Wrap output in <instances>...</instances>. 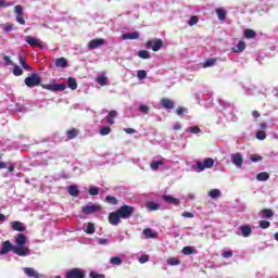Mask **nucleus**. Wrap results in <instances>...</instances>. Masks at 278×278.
<instances>
[{
	"label": "nucleus",
	"instance_id": "obj_1",
	"mask_svg": "<svg viewBox=\"0 0 278 278\" xmlns=\"http://www.w3.org/2000/svg\"><path fill=\"white\" fill-rule=\"evenodd\" d=\"M15 244H17V247H15V249H23V254H20V257H27V255H29L30 250L29 248H27V237L25 236V233H18L15 237Z\"/></svg>",
	"mask_w": 278,
	"mask_h": 278
},
{
	"label": "nucleus",
	"instance_id": "obj_2",
	"mask_svg": "<svg viewBox=\"0 0 278 278\" xmlns=\"http://www.w3.org/2000/svg\"><path fill=\"white\" fill-rule=\"evenodd\" d=\"M116 212L117 214H119V217L123 220H127L131 218V216H134V213L136 212V207L124 204L119 208H117Z\"/></svg>",
	"mask_w": 278,
	"mask_h": 278
},
{
	"label": "nucleus",
	"instance_id": "obj_3",
	"mask_svg": "<svg viewBox=\"0 0 278 278\" xmlns=\"http://www.w3.org/2000/svg\"><path fill=\"white\" fill-rule=\"evenodd\" d=\"M10 251H12V253H15V255H23V248H16L14 245H12V242L10 241H4L2 243V249L0 251V255H5L7 253H10Z\"/></svg>",
	"mask_w": 278,
	"mask_h": 278
},
{
	"label": "nucleus",
	"instance_id": "obj_4",
	"mask_svg": "<svg viewBox=\"0 0 278 278\" xmlns=\"http://www.w3.org/2000/svg\"><path fill=\"white\" fill-rule=\"evenodd\" d=\"M24 84L27 88H36V86H40V84H42V78L40 77V74L33 73L30 76L25 78Z\"/></svg>",
	"mask_w": 278,
	"mask_h": 278
},
{
	"label": "nucleus",
	"instance_id": "obj_5",
	"mask_svg": "<svg viewBox=\"0 0 278 278\" xmlns=\"http://www.w3.org/2000/svg\"><path fill=\"white\" fill-rule=\"evenodd\" d=\"M65 278H86V271L81 268H73L66 271Z\"/></svg>",
	"mask_w": 278,
	"mask_h": 278
},
{
	"label": "nucleus",
	"instance_id": "obj_6",
	"mask_svg": "<svg viewBox=\"0 0 278 278\" xmlns=\"http://www.w3.org/2000/svg\"><path fill=\"white\" fill-rule=\"evenodd\" d=\"M99 210H101V205L92 203H88L81 207L83 214H86L87 216H90V214H96V212H99Z\"/></svg>",
	"mask_w": 278,
	"mask_h": 278
},
{
	"label": "nucleus",
	"instance_id": "obj_7",
	"mask_svg": "<svg viewBox=\"0 0 278 278\" xmlns=\"http://www.w3.org/2000/svg\"><path fill=\"white\" fill-rule=\"evenodd\" d=\"M195 166L199 170H205V168H212L214 166V159L207 157L203 162L197 161Z\"/></svg>",
	"mask_w": 278,
	"mask_h": 278
},
{
	"label": "nucleus",
	"instance_id": "obj_8",
	"mask_svg": "<svg viewBox=\"0 0 278 278\" xmlns=\"http://www.w3.org/2000/svg\"><path fill=\"white\" fill-rule=\"evenodd\" d=\"M164 47V41L162 39H151L147 42V48L152 49V51L157 52Z\"/></svg>",
	"mask_w": 278,
	"mask_h": 278
},
{
	"label": "nucleus",
	"instance_id": "obj_9",
	"mask_svg": "<svg viewBox=\"0 0 278 278\" xmlns=\"http://www.w3.org/2000/svg\"><path fill=\"white\" fill-rule=\"evenodd\" d=\"M41 88L51 92H62L66 89V84L41 85Z\"/></svg>",
	"mask_w": 278,
	"mask_h": 278
},
{
	"label": "nucleus",
	"instance_id": "obj_10",
	"mask_svg": "<svg viewBox=\"0 0 278 278\" xmlns=\"http://www.w3.org/2000/svg\"><path fill=\"white\" fill-rule=\"evenodd\" d=\"M121 215L118 214V211H114L109 214V223L110 225H113V227H117V225H121Z\"/></svg>",
	"mask_w": 278,
	"mask_h": 278
},
{
	"label": "nucleus",
	"instance_id": "obj_11",
	"mask_svg": "<svg viewBox=\"0 0 278 278\" xmlns=\"http://www.w3.org/2000/svg\"><path fill=\"white\" fill-rule=\"evenodd\" d=\"M26 42L30 45V47H38L39 49H43L42 41H40L38 38L26 36Z\"/></svg>",
	"mask_w": 278,
	"mask_h": 278
},
{
	"label": "nucleus",
	"instance_id": "obj_12",
	"mask_svg": "<svg viewBox=\"0 0 278 278\" xmlns=\"http://www.w3.org/2000/svg\"><path fill=\"white\" fill-rule=\"evenodd\" d=\"M231 162H232V164H235V166H237V168H241L242 162H244V160L242 159V154H240V153L232 154Z\"/></svg>",
	"mask_w": 278,
	"mask_h": 278
},
{
	"label": "nucleus",
	"instance_id": "obj_13",
	"mask_svg": "<svg viewBox=\"0 0 278 278\" xmlns=\"http://www.w3.org/2000/svg\"><path fill=\"white\" fill-rule=\"evenodd\" d=\"M105 45V39H92L89 41V49H98V47H103Z\"/></svg>",
	"mask_w": 278,
	"mask_h": 278
},
{
	"label": "nucleus",
	"instance_id": "obj_14",
	"mask_svg": "<svg viewBox=\"0 0 278 278\" xmlns=\"http://www.w3.org/2000/svg\"><path fill=\"white\" fill-rule=\"evenodd\" d=\"M161 105L165 110H173L175 108V102L168 98L161 99Z\"/></svg>",
	"mask_w": 278,
	"mask_h": 278
},
{
	"label": "nucleus",
	"instance_id": "obj_15",
	"mask_svg": "<svg viewBox=\"0 0 278 278\" xmlns=\"http://www.w3.org/2000/svg\"><path fill=\"white\" fill-rule=\"evenodd\" d=\"M162 199L163 201H165V203H168L169 205H179V199L173 195L164 194Z\"/></svg>",
	"mask_w": 278,
	"mask_h": 278
},
{
	"label": "nucleus",
	"instance_id": "obj_16",
	"mask_svg": "<svg viewBox=\"0 0 278 278\" xmlns=\"http://www.w3.org/2000/svg\"><path fill=\"white\" fill-rule=\"evenodd\" d=\"M239 229H240L241 236L243 238H249V236H251V233H253V229H251L250 225L240 226Z\"/></svg>",
	"mask_w": 278,
	"mask_h": 278
},
{
	"label": "nucleus",
	"instance_id": "obj_17",
	"mask_svg": "<svg viewBox=\"0 0 278 278\" xmlns=\"http://www.w3.org/2000/svg\"><path fill=\"white\" fill-rule=\"evenodd\" d=\"M24 273L27 275V277L40 278V274H38V271L34 270L31 267L24 268Z\"/></svg>",
	"mask_w": 278,
	"mask_h": 278
},
{
	"label": "nucleus",
	"instance_id": "obj_18",
	"mask_svg": "<svg viewBox=\"0 0 278 278\" xmlns=\"http://www.w3.org/2000/svg\"><path fill=\"white\" fill-rule=\"evenodd\" d=\"M247 49V43L243 40H240L238 45L232 48L233 53H242Z\"/></svg>",
	"mask_w": 278,
	"mask_h": 278
},
{
	"label": "nucleus",
	"instance_id": "obj_19",
	"mask_svg": "<svg viewBox=\"0 0 278 278\" xmlns=\"http://www.w3.org/2000/svg\"><path fill=\"white\" fill-rule=\"evenodd\" d=\"M56 68H66L68 66V61L65 58H59L55 61Z\"/></svg>",
	"mask_w": 278,
	"mask_h": 278
},
{
	"label": "nucleus",
	"instance_id": "obj_20",
	"mask_svg": "<svg viewBox=\"0 0 278 278\" xmlns=\"http://www.w3.org/2000/svg\"><path fill=\"white\" fill-rule=\"evenodd\" d=\"M18 62H20L22 68H24V71H31V66H29L27 64V58H25L24 55H20Z\"/></svg>",
	"mask_w": 278,
	"mask_h": 278
},
{
	"label": "nucleus",
	"instance_id": "obj_21",
	"mask_svg": "<svg viewBox=\"0 0 278 278\" xmlns=\"http://www.w3.org/2000/svg\"><path fill=\"white\" fill-rule=\"evenodd\" d=\"M138 38H140V34H138L137 31L126 33L123 35L124 40H138Z\"/></svg>",
	"mask_w": 278,
	"mask_h": 278
},
{
	"label": "nucleus",
	"instance_id": "obj_22",
	"mask_svg": "<svg viewBox=\"0 0 278 278\" xmlns=\"http://www.w3.org/2000/svg\"><path fill=\"white\" fill-rule=\"evenodd\" d=\"M67 192L70 197H79V188H77L75 185H71L67 188Z\"/></svg>",
	"mask_w": 278,
	"mask_h": 278
},
{
	"label": "nucleus",
	"instance_id": "obj_23",
	"mask_svg": "<svg viewBox=\"0 0 278 278\" xmlns=\"http://www.w3.org/2000/svg\"><path fill=\"white\" fill-rule=\"evenodd\" d=\"M216 15L218 16L219 21H226L227 18V11L223 8H218L215 10Z\"/></svg>",
	"mask_w": 278,
	"mask_h": 278
},
{
	"label": "nucleus",
	"instance_id": "obj_24",
	"mask_svg": "<svg viewBox=\"0 0 278 278\" xmlns=\"http://www.w3.org/2000/svg\"><path fill=\"white\" fill-rule=\"evenodd\" d=\"M67 140H75L76 136H79V130L76 128H72L66 131Z\"/></svg>",
	"mask_w": 278,
	"mask_h": 278
},
{
	"label": "nucleus",
	"instance_id": "obj_25",
	"mask_svg": "<svg viewBox=\"0 0 278 278\" xmlns=\"http://www.w3.org/2000/svg\"><path fill=\"white\" fill-rule=\"evenodd\" d=\"M244 38H247L248 40H251L253 38H257V33H255V30H253L251 28H247L244 30Z\"/></svg>",
	"mask_w": 278,
	"mask_h": 278
},
{
	"label": "nucleus",
	"instance_id": "obj_26",
	"mask_svg": "<svg viewBox=\"0 0 278 278\" xmlns=\"http://www.w3.org/2000/svg\"><path fill=\"white\" fill-rule=\"evenodd\" d=\"M257 181H268L270 179V174L267 172H261L256 175Z\"/></svg>",
	"mask_w": 278,
	"mask_h": 278
},
{
	"label": "nucleus",
	"instance_id": "obj_27",
	"mask_svg": "<svg viewBox=\"0 0 278 278\" xmlns=\"http://www.w3.org/2000/svg\"><path fill=\"white\" fill-rule=\"evenodd\" d=\"M12 228L14 231H21V232L25 231V226H23V223L21 222H13Z\"/></svg>",
	"mask_w": 278,
	"mask_h": 278
},
{
	"label": "nucleus",
	"instance_id": "obj_28",
	"mask_svg": "<svg viewBox=\"0 0 278 278\" xmlns=\"http://www.w3.org/2000/svg\"><path fill=\"white\" fill-rule=\"evenodd\" d=\"M143 236L144 238H157V233L153 232L151 228L143 229Z\"/></svg>",
	"mask_w": 278,
	"mask_h": 278
},
{
	"label": "nucleus",
	"instance_id": "obj_29",
	"mask_svg": "<svg viewBox=\"0 0 278 278\" xmlns=\"http://www.w3.org/2000/svg\"><path fill=\"white\" fill-rule=\"evenodd\" d=\"M67 86L71 90H77V80L73 77L67 78Z\"/></svg>",
	"mask_w": 278,
	"mask_h": 278
},
{
	"label": "nucleus",
	"instance_id": "obj_30",
	"mask_svg": "<svg viewBox=\"0 0 278 278\" xmlns=\"http://www.w3.org/2000/svg\"><path fill=\"white\" fill-rule=\"evenodd\" d=\"M193 253H197V250L193 247L188 245L182 248L184 255H193Z\"/></svg>",
	"mask_w": 278,
	"mask_h": 278
},
{
	"label": "nucleus",
	"instance_id": "obj_31",
	"mask_svg": "<svg viewBox=\"0 0 278 278\" xmlns=\"http://www.w3.org/2000/svg\"><path fill=\"white\" fill-rule=\"evenodd\" d=\"M160 166H164V161H153L151 164H150V168L152 170H159Z\"/></svg>",
	"mask_w": 278,
	"mask_h": 278
},
{
	"label": "nucleus",
	"instance_id": "obj_32",
	"mask_svg": "<svg viewBox=\"0 0 278 278\" xmlns=\"http://www.w3.org/2000/svg\"><path fill=\"white\" fill-rule=\"evenodd\" d=\"M147 207H148L149 212H155V211L160 210V204H157L155 202H148Z\"/></svg>",
	"mask_w": 278,
	"mask_h": 278
},
{
	"label": "nucleus",
	"instance_id": "obj_33",
	"mask_svg": "<svg viewBox=\"0 0 278 278\" xmlns=\"http://www.w3.org/2000/svg\"><path fill=\"white\" fill-rule=\"evenodd\" d=\"M138 55L141 58V60H151V54L147 50H140Z\"/></svg>",
	"mask_w": 278,
	"mask_h": 278
},
{
	"label": "nucleus",
	"instance_id": "obj_34",
	"mask_svg": "<svg viewBox=\"0 0 278 278\" xmlns=\"http://www.w3.org/2000/svg\"><path fill=\"white\" fill-rule=\"evenodd\" d=\"M167 264L169 266H179V264H181V261H179V258L177 257H169L167 258Z\"/></svg>",
	"mask_w": 278,
	"mask_h": 278
},
{
	"label": "nucleus",
	"instance_id": "obj_35",
	"mask_svg": "<svg viewBox=\"0 0 278 278\" xmlns=\"http://www.w3.org/2000/svg\"><path fill=\"white\" fill-rule=\"evenodd\" d=\"M110 263L113 266H121V264H123V260L118 256H113V257H111Z\"/></svg>",
	"mask_w": 278,
	"mask_h": 278
},
{
	"label": "nucleus",
	"instance_id": "obj_36",
	"mask_svg": "<svg viewBox=\"0 0 278 278\" xmlns=\"http://www.w3.org/2000/svg\"><path fill=\"white\" fill-rule=\"evenodd\" d=\"M262 214L265 218H273L275 216V213L270 208H264Z\"/></svg>",
	"mask_w": 278,
	"mask_h": 278
},
{
	"label": "nucleus",
	"instance_id": "obj_37",
	"mask_svg": "<svg viewBox=\"0 0 278 278\" xmlns=\"http://www.w3.org/2000/svg\"><path fill=\"white\" fill-rule=\"evenodd\" d=\"M208 197H211V199H218L220 197V190L212 189L208 191Z\"/></svg>",
	"mask_w": 278,
	"mask_h": 278
},
{
	"label": "nucleus",
	"instance_id": "obj_38",
	"mask_svg": "<svg viewBox=\"0 0 278 278\" xmlns=\"http://www.w3.org/2000/svg\"><path fill=\"white\" fill-rule=\"evenodd\" d=\"M13 75H14L15 77H21V75H23V70L20 68L18 65H14V66H13Z\"/></svg>",
	"mask_w": 278,
	"mask_h": 278
},
{
	"label": "nucleus",
	"instance_id": "obj_39",
	"mask_svg": "<svg viewBox=\"0 0 278 278\" xmlns=\"http://www.w3.org/2000/svg\"><path fill=\"white\" fill-rule=\"evenodd\" d=\"M197 23H199V17L195 15L191 16L188 21L189 27H194V25H197Z\"/></svg>",
	"mask_w": 278,
	"mask_h": 278
},
{
	"label": "nucleus",
	"instance_id": "obj_40",
	"mask_svg": "<svg viewBox=\"0 0 278 278\" xmlns=\"http://www.w3.org/2000/svg\"><path fill=\"white\" fill-rule=\"evenodd\" d=\"M109 134H112L111 127L106 126L100 129V136H109Z\"/></svg>",
	"mask_w": 278,
	"mask_h": 278
},
{
	"label": "nucleus",
	"instance_id": "obj_41",
	"mask_svg": "<svg viewBox=\"0 0 278 278\" xmlns=\"http://www.w3.org/2000/svg\"><path fill=\"white\" fill-rule=\"evenodd\" d=\"M100 86H108V77L106 76H99L97 79Z\"/></svg>",
	"mask_w": 278,
	"mask_h": 278
},
{
	"label": "nucleus",
	"instance_id": "obj_42",
	"mask_svg": "<svg viewBox=\"0 0 278 278\" xmlns=\"http://www.w3.org/2000/svg\"><path fill=\"white\" fill-rule=\"evenodd\" d=\"M86 233L92 235L96 231L94 224L88 223L86 228Z\"/></svg>",
	"mask_w": 278,
	"mask_h": 278
},
{
	"label": "nucleus",
	"instance_id": "obj_43",
	"mask_svg": "<svg viewBox=\"0 0 278 278\" xmlns=\"http://www.w3.org/2000/svg\"><path fill=\"white\" fill-rule=\"evenodd\" d=\"M105 201L109 202L111 205H117L118 204V199H116L112 195H108L105 198Z\"/></svg>",
	"mask_w": 278,
	"mask_h": 278
},
{
	"label": "nucleus",
	"instance_id": "obj_44",
	"mask_svg": "<svg viewBox=\"0 0 278 278\" xmlns=\"http://www.w3.org/2000/svg\"><path fill=\"white\" fill-rule=\"evenodd\" d=\"M176 114L178 116H182V114H188V109L184 108V106H178L176 109Z\"/></svg>",
	"mask_w": 278,
	"mask_h": 278
},
{
	"label": "nucleus",
	"instance_id": "obj_45",
	"mask_svg": "<svg viewBox=\"0 0 278 278\" xmlns=\"http://www.w3.org/2000/svg\"><path fill=\"white\" fill-rule=\"evenodd\" d=\"M137 77L138 79L142 80V79H147V71L144 70H139L137 72Z\"/></svg>",
	"mask_w": 278,
	"mask_h": 278
},
{
	"label": "nucleus",
	"instance_id": "obj_46",
	"mask_svg": "<svg viewBox=\"0 0 278 278\" xmlns=\"http://www.w3.org/2000/svg\"><path fill=\"white\" fill-rule=\"evenodd\" d=\"M251 162H262L264 160V156L260 154H252L250 157Z\"/></svg>",
	"mask_w": 278,
	"mask_h": 278
},
{
	"label": "nucleus",
	"instance_id": "obj_47",
	"mask_svg": "<svg viewBox=\"0 0 278 278\" xmlns=\"http://www.w3.org/2000/svg\"><path fill=\"white\" fill-rule=\"evenodd\" d=\"M14 2H8V0H0V8H12Z\"/></svg>",
	"mask_w": 278,
	"mask_h": 278
},
{
	"label": "nucleus",
	"instance_id": "obj_48",
	"mask_svg": "<svg viewBox=\"0 0 278 278\" xmlns=\"http://www.w3.org/2000/svg\"><path fill=\"white\" fill-rule=\"evenodd\" d=\"M256 138H257V140H266V131H264V130H258V131L256 132Z\"/></svg>",
	"mask_w": 278,
	"mask_h": 278
},
{
	"label": "nucleus",
	"instance_id": "obj_49",
	"mask_svg": "<svg viewBox=\"0 0 278 278\" xmlns=\"http://www.w3.org/2000/svg\"><path fill=\"white\" fill-rule=\"evenodd\" d=\"M216 64V59H208L204 64V68H208L210 66H214Z\"/></svg>",
	"mask_w": 278,
	"mask_h": 278
},
{
	"label": "nucleus",
	"instance_id": "obj_50",
	"mask_svg": "<svg viewBox=\"0 0 278 278\" xmlns=\"http://www.w3.org/2000/svg\"><path fill=\"white\" fill-rule=\"evenodd\" d=\"M89 194H90L91 197H97V195H99V187H91V188H89Z\"/></svg>",
	"mask_w": 278,
	"mask_h": 278
},
{
	"label": "nucleus",
	"instance_id": "obj_51",
	"mask_svg": "<svg viewBox=\"0 0 278 278\" xmlns=\"http://www.w3.org/2000/svg\"><path fill=\"white\" fill-rule=\"evenodd\" d=\"M89 277L90 278H105V275L99 274L97 271H90Z\"/></svg>",
	"mask_w": 278,
	"mask_h": 278
},
{
	"label": "nucleus",
	"instance_id": "obj_52",
	"mask_svg": "<svg viewBox=\"0 0 278 278\" xmlns=\"http://www.w3.org/2000/svg\"><path fill=\"white\" fill-rule=\"evenodd\" d=\"M260 227H261V229H268V227H270V222H268V220H261Z\"/></svg>",
	"mask_w": 278,
	"mask_h": 278
},
{
	"label": "nucleus",
	"instance_id": "obj_53",
	"mask_svg": "<svg viewBox=\"0 0 278 278\" xmlns=\"http://www.w3.org/2000/svg\"><path fill=\"white\" fill-rule=\"evenodd\" d=\"M3 29L5 34H9V31H12L14 29V24H4Z\"/></svg>",
	"mask_w": 278,
	"mask_h": 278
},
{
	"label": "nucleus",
	"instance_id": "obj_54",
	"mask_svg": "<svg viewBox=\"0 0 278 278\" xmlns=\"http://www.w3.org/2000/svg\"><path fill=\"white\" fill-rule=\"evenodd\" d=\"M3 61L5 62L7 66H14V62H12V59H10V56L4 55Z\"/></svg>",
	"mask_w": 278,
	"mask_h": 278
},
{
	"label": "nucleus",
	"instance_id": "obj_55",
	"mask_svg": "<svg viewBox=\"0 0 278 278\" xmlns=\"http://www.w3.org/2000/svg\"><path fill=\"white\" fill-rule=\"evenodd\" d=\"M15 20L18 25H25V17L23 15H16Z\"/></svg>",
	"mask_w": 278,
	"mask_h": 278
},
{
	"label": "nucleus",
	"instance_id": "obj_56",
	"mask_svg": "<svg viewBox=\"0 0 278 278\" xmlns=\"http://www.w3.org/2000/svg\"><path fill=\"white\" fill-rule=\"evenodd\" d=\"M147 262H149V255L143 254L139 257V263L140 264H147Z\"/></svg>",
	"mask_w": 278,
	"mask_h": 278
},
{
	"label": "nucleus",
	"instance_id": "obj_57",
	"mask_svg": "<svg viewBox=\"0 0 278 278\" xmlns=\"http://www.w3.org/2000/svg\"><path fill=\"white\" fill-rule=\"evenodd\" d=\"M14 10L16 15H23V5H15Z\"/></svg>",
	"mask_w": 278,
	"mask_h": 278
},
{
	"label": "nucleus",
	"instance_id": "obj_58",
	"mask_svg": "<svg viewBox=\"0 0 278 278\" xmlns=\"http://www.w3.org/2000/svg\"><path fill=\"white\" fill-rule=\"evenodd\" d=\"M191 134H201V128L199 126H192L190 127Z\"/></svg>",
	"mask_w": 278,
	"mask_h": 278
},
{
	"label": "nucleus",
	"instance_id": "obj_59",
	"mask_svg": "<svg viewBox=\"0 0 278 278\" xmlns=\"http://www.w3.org/2000/svg\"><path fill=\"white\" fill-rule=\"evenodd\" d=\"M116 116H118V113L114 110H112L109 114H108V117L106 118H113L115 119Z\"/></svg>",
	"mask_w": 278,
	"mask_h": 278
},
{
	"label": "nucleus",
	"instance_id": "obj_60",
	"mask_svg": "<svg viewBox=\"0 0 278 278\" xmlns=\"http://www.w3.org/2000/svg\"><path fill=\"white\" fill-rule=\"evenodd\" d=\"M139 110L142 114H149V108L147 105H140Z\"/></svg>",
	"mask_w": 278,
	"mask_h": 278
},
{
	"label": "nucleus",
	"instance_id": "obj_61",
	"mask_svg": "<svg viewBox=\"0 0 278 278\" xmlns=\"http://www.w3.org/2000/svg\"><path fill=\"white\" fill-rule=\"evenodd\" d=\"M223 257L229 258V257H233V252L231 251H225L223 253Z\"/></svg>",
	"mask_w": 278,
	"mask_h": 278
},
{
	"label": "nucleus",
	"instance_id": "obj_62",
	"mask_svg": "<svg viewBox=\"0 0 278 278\" xmlns=\"http://www.w3.org/2000/svg\"><path fill=\"white\" fill-rule=\"evenodd\" d=\"M184 218H194V214L190 213V212H185L182 213Z\"/></svg>",
	"mask_w": 278,
	"mask_h": 278
},
{
	"label": "nucleus",
	"instance_id": "obj_63",
	"mask_svg": "<svg viewBox=\"0 0 278 278\" xmlns=\"http://www.w3.org/2000/svg\"><path fill=\"white\" fill-rule=\"evenodd\" d=\"M174 131H179V129H181V124L176 123L173 127Z\"/></svg>",
	"mask_w": 278,
	"mask_h": 278
},
{
	"label": "nucleus",
	"instance_id": "obj_64",
	"mask_svg": "<svg viewBox=\"0 0 278 278\" xmlns=\"http://www.w3.org/2000/svg\"><path fill=\"white\" fill-rule=\"evenodd\" d=\"M124 131H126V134H136V129L134 128H126Z\"/></svg>",
	"mask_w": 278,
	"mask_h": 278
}]
</instances>
